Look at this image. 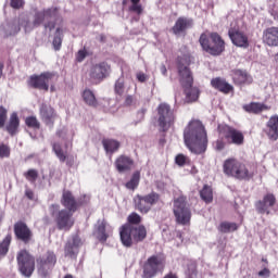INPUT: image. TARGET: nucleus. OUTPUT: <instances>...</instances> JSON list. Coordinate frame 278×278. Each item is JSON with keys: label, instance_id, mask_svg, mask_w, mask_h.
Wrapping results in <instances>:
<instances>
[{"label": "nucleus", "instance_id": "f257e3e1", "mask_svg": "<svg viewBox=\"0 0 278 278\" xmlns=\"http://www.w3.org/2000/svg\"><path fill=\"white\" fill-rule=\"evenodd\" d=\"M55 16H58V9L55 8L38 11L35 14L22 13L13 21L2 24L0 31L4 36H16L22 27L25 34H30V31L40 27L42 23L45 29L52 31L55 29V22L52 21Z\"/></svg>", "mask_w": 278, "mask_h": 278}, {"label": "nucleus", "instance_id": "f03ea898", "mask_svg": "<svg viewBox=\"0 0 278 278\" xmlns=\"http://www.w3.org/2000/svg\"><path fill=\"white\" fill-rule=\"evenodd\" d=\"M184 140L191 153H195V155L205 153L207 149V132H205L203 123L199 119L189 122L184 131Z\"/></svg>", "mask_w": 278, "mask_h": 278}, {"label": "nucleus", "instance_id": "7ed1b4c3", "mask_svg": "<svg viewBox=\"0 0 278 278\" xmlns=\"http://www.w3.org/2000/svg\"><path fill=\"white\" fill-rule=\"evenodd\" d=\"M62 203L67 210L60 211V205L52 204L49 207V212L51 216H54L59 229L68 231V229L75 225V222L73 220V212L77 210V203L71 191L63 192Z\"/></svg>", "mask_w": 278, "mask_h": 278}, {"label": "nucleus", "instance_id": "20e7f679", "mask_svg": "<svg viewBox=\"0 0 278 278\" xmlns=\"http://www.w3.org/2000/svg\"><path fill=\"white\" fill-rule=\"evenodd\" d=\"M190 56L178 59V77L181 86L185 88L187 103H194L199 99V89L192 87L194 78L190 71Z\"/></svg>", "mask_w": 278, "mask_h": 278}, {"label": "nucleus", "instance_id": "39448f33", "mask_svg": "<svg viewBox=\"0 0 278 278\" xmlns=\"http://www.w3.org/2000/svg\"><path fill=\"white\" fill-rule=\"evenodd\" d=\"M119 236L124 247H131L134 242H142L147 238V228L144 226L132 227L126 225L122 227Z\"/></svg>", "mask_w": 278, "mask_h": 278}, {"label": "nucleus", "instance_id": "423d86ee", "mask_svg": "<svg viewBox=\"0 0 278 278\" xmlns=\"http://www.w3.org/2000/svg\"><path fill=\"white\" fill-rule=\"evenodd\" d=\"M200 45L203 51L211 55H220L225 51V41L216 33H212L210 36L202 34L200 36Z\"/></svg>", "mask_w": 278, "mask_h": 278}, {"label": "nucleus", "instance_id": "0eeeda50", "mask_svg": "<svg viewBox=\"0 0 278 278\" xmlns=\"http://www.w3.org/2000/svg\"><path fill=\"white\" fill-rule=\"evenodd\" d=\"M17 266L21 275L29 278L36 270V258L27 250H22L17 253Z\"/></svg>", "mask_w": 278, "mask_h": 278}, {"label": "nucleus", "instance_id": "6e6552de", "mask_svg": "<svg viewBox=\"0 0 278 278\" xmlns=\"http://www.w3.org/2000/svg\"><path fill=\"white\" fill-rule=\"evenodd\" d=\"M174 215L176 223L178 225H190V218H192V213L190 208L186 205V197H179L174 200Z\"/></svg>", "mask_w": 278, "mask_h": 278}, {"label": "nucleus", "instance_id": "1a4fd4ad", "mask_svg": "<svg viewBox=\"0 0 278 278\" xmlns=\"http://www.w3.org/2000/svg\"><path fill=\"white\" fill-rule=\"evenodd\" d=\"M157 124L162 131H168L170 125L175 123V112L170 109V105L161 103L157 106Z\"/></svg>", "mask_w": 278, "mask_h": 278}, {"label": "nucleus", "instance_id": "9d476101", "mask_svg": "<svg viewBox=\"0 0 278 278\" xmlns=\"http://www.w3.org/2000/svg\"><path fill=\"white\" fill-rule=\"evenodd\" d=\"M162 270H164V261L157 255H152L143 264L142 278H153Z\"/></svg>", "mask_w": 278, "mask_h": 278}, {"label": "nucleus", "instance_id": "9b49d317", "mask_svg": "<svg viewBox=\"0 0 278 278\" xmlns=\"http://www.w3.org/2000/svg\"><path fill=\"white\" fill-rule=\"evenodd\" d=\"M58 263V256L54 252L48 251L46 254L37 258V270L40 277H47L49 270Z\"/></svg>", "mask_w": 278, "mask_h": 278}, {"label": "nucleus", "instance_id": "f8f14e48", "mask_svg": "<svg viewBox=\"0 0 278 278\" xmlns=\"http://www.w3.org/2000/svg\"><path fill=\"white\" fill-rule=\"evenodd\" d=\"M160 201V194L155 192H151L147 195H137L135 198V204L137 210L141 212L142 214H147L151 211V207L155 205Z\"/></svg>", "mask_w": 278, "mask_h": 278}, {"label": "nucleus", "instance_id": "ddd939ff", "mask_svg": "<svg viewBox=\"0 0 278 278\" xmlns=\"http://www.w3.org/2000/svg\"><path fill=\"white\" fill-rule=\"evenodd\" d=\"M58 76L52 72H43L40 75H33L29 78V85L38 90H49V84L53 81Z\"/></svg>", "mask_w": 278, "mask_h": 278}, {"label": "nucleus", "instance_id": "4468645a", "mask_svg": "<svg viewBox=\"0 0 278 278\" xmlns=\"http://www.w3.org/2000/svg\"><path fill=\"white\" fill-rule=\"evenodd\" d=\"M218 131L228 140V142H231V144H237L238 147L244 144V135L242 131L227 125H219Z\"/></svg>", "mask_w": 278, "mask_h": 278}, {"label": "nucleus", "instance_id": "2eb2a0df", "mask_svg": "<svg viewBox=\"0 0 278 278\" xmlns=\"http://www.w3.org/2000/svg\"><path fill=\"white\" fill-rule=\"evenodd\" d=\"M110 73H112V67H110V64L102 62L91 66L89 75L92 81H102V79H105Z\"/></svg>", "mask_w": 278, "mask_h": 278}, {"label": "nucleus", "instance_id": "dca6fc26", "mask_svg": "<svg viewBox=\"0 0 278 278\" xmlns=\"http://www.w3.org/2000/svg\"><path fill=\"white\" fill-rule=\"evenodd\" d=\"M276 203L277 199L275 198V194L267 193L262 201L256 203V210L261 214H270L271 210H275Z\"/></svg>", "mask_w": 278, "mask_h": 278}, {"label": "nucleus", "instance_id": "f3484780", "mask_svg": "<svg viewBox=\"0 0 278 278\" xmlns=\"http://www.w3.org/2000/svg\"><path fill=\"white\" fill-rule=\"evenodd\" d=\"M228 35L232 45L236 47H241L242 49L249 48V37L242 30L230 28Z\"/></svg>", "mask_w": 278, "mask_h": 278}, {"label": "nucleus", "instance_id": "a211bd4d", "mask_svg": "<svg viewBox=\"0 0 278 278\" xmlns=\"http://www.w3.org/2000/svg\"><path fill=\"white\" fill-rule=\"evenodd\" d=\"M14 233L17 238V240H21L22 242H25V244H27V242L31 241V230L29 229V227H27V224L18 222L14 225Z\"/></svg>", "mask_w": 278, "mask_h": 278}, {"label": "nucleus", "instance_id": "6ab92c4d", "mask_svg": "<svg viewBox=\"0 0 278 278\" xmlns=\"http://www.w3.org/2000/svg\"><path fill=\"white\" fill-rule=\"evenodd\" d=\"M79 247H81V239L77 236H74L72 240L67 241L65 244V257L75 260V257H77V253H79Z\"/></svg>", "mask_w": 278, "mask_h": 278}, {"label": "nucleus", "instance_id": "aec40b11", "mask_svg": "<svg viewBox=\"0 0 278 278\" xmlns=\"http://www.w3.org/2000/svg\"><path fill=\"white\" fill-rule=\"evenodd\" d=\"M135 166V162L127 155H121L115 161L116 170L119 173H129Z\"/></svg>", "mask_w": 278, "mask_h": 278}, {"label": "nucleus", "instance_id": "412c9836", "mask_svg": "<svg viewBox=\"0 0 278 278\" xmlns=\"http://www.w3.org/2000/svg\"><path fill=\"white\" fill-rule=\"evenodd\" d=\"M263 42L268 47H278V27H269L263 31Z\"/></svg>", "mask_w": 278, "mask_h": 278}, {"label": "nucleus", "instance_id": "4be33fe9", "mask_svg": "<svg viewBox=\"0 0 278 278\" xmlns=\"http://www.w3.org/2000/svg\"><path fill=\"white\" fill-rule=\"evenodd\" d=\"M265 134L267 135L269 140L275 141L278 139V116L277 115H273L268 119L266 124Z\"/></svg>", "mask_w": 278, "mask_h": 278}, {"label": "nucleus", "instance_id": "5701e85b", "mask_svg": "<svg viewBox=\"0 0 278 278\" xmlns=\"http://www.w3.org/2000/svg\"><path fill=\"white\" fill-rule=\"evenodd\" d=\"M40 116L46 125H51L53 121H55L58 114H55V111L50 105L42 104L40 108Z\"/></svg>", "mask_w": 278, "mask_h": 278}, {"label": "nucleus", "instance_id": "b1692460", "mask_svg": "<svg viewBox=\"0 0 278 278\" xmlns=\"http://www.w3.org/2000/svg\"><path fill=\"white\" fill-rule=\"evenodd\" d=\"M190 27H192V20L188 17H179L173 26L172 30L173 34L179 36V34H182V31H186V29H190Z\"/></svg>", "mask_w": 278, "mask_h": 278}, {"label": "nucleus", "instance_id": "393cba45", "mask_svg": "<svg viewBox=\"0 0 278 278\" xmlns=\"http://www.w3.org/2000/svg\"><path fill=\"white\" fill-rule=\"evenodd\" d=\"M211 85L216 90H219V92H225V94H229L233 90V87L229 85L225 79L223 78H213L211 80Z\"/></svg>", "mask_w": 278, "mask_h": 278}, {"label": "nucleus", "instance_id": "a878e982", "mask_svg": "<svg viewBox=\"0 0 278 278\" xmlns=\"http://www.w3.org/2000/svg\"><path fill=\"white\" fill-rule=\"evenodd\" d=\"M240 161L236 159H227L223 165L225 175H227L228 177H233L235 172L237 170Z\"/></svg>", "mask_w": 278, "mask_h": 278}, {"label": "nucleus", "instance_id": "bb28decb", "mask_svg": "<svg viewBox=\"0 0 278 278\" xmlns=\"http://www.w3.org/2000/svg\"><path fill=\"white\" fill-rule=\"evenodd\" d=\"M232 79L236 84H251L253 78L242 70H236L232 74Z\"/></svg>", "mask_w": 278, "mask_h": 278}, {"label": "nucleus", "instance_id": "cd10ccee", "mask_svg": "<svg viewBox=\"0 0 278 278\" xmlns=\"http://www.w3.org/2000/svg\"><path fill=\"white\" fill-rule=\"evenodd\" d=\"M232 177H235L236 179H251V177H253V173L250 172L249 168H247V165H244V163L239 162V165Z\"/></svg>", "mask_w": 278, "mask_h": 278}, {"label": "nucleus", "instance_id": "c85d7f7f", "mask_svg": "<svg viewBox=\"0 0 278 278\" xmlns=\"http://www.w3.org/2000/svg\"><path fill=\"white\" fill-rule=\"evenodd\" d=\"M18 115L16 113H12L9 124L7 125V131L11 135L14 136L18 132Z\"/></svg>", "mask_w": 278, "mask_h": 278}, {"label": "nucleus", "instance_id": "c756f323", "mask_svg": "<svg viewBox=\"0 0 278 278\" xmlns=\"http://www.w3.org/2000/svg\"><path fill=\"white\" fill-rule=\"evenodd\" d=\"M243 110L245 112H250L252 114H260V112H264V110H268V106L262 103L252 102L250 104H247L243 106Z\"/></svg>", "mask_w": 278, "mask_h": 278}, {"label": "nucleus", "instance_id": "7c9ffc66", "mask_svg": "<svg viewBox=\"0 0 278 278\" xmlns=\"http://www.w3.org/2000/svg\"><path fill=\"white\" fill-rule=\"evenodd\" d=\"M102 144L106 153H115V151L121 148V143L114 139H105L102 141Z\"/></svg>", "mask_w": 278, "mask_h": 278}, {"label": "nucleus", "instance_id": "2f4dec72", "mask_svg": "<svg viewBox=\"0 0 278 278\" xmlns=\"http://www.w3.org/2000/svg\"><path fill=\"white\" fill-rule=\"evenodd\" d=\"M201 199L204 200L205 203H212L214 200V193L212 191V187L205 185L203 189L200 191Z\"/></svg>", "mask_w": 278, "mask_h": 278}, {"label": "nucleus", "instance_id": "473e14b6", "mask_svg": "<svg viewBox=\"0 0 278 278\" xmlns=\"http://www.w3.org/2000/svg\"><path fill=\"white\" fill-rule=\"evenodd\" d=\"M12 242V236L8 235L1 242H0V257L8 255V251H10V244Z\"/></svg>", "mask_w": 278, "mask_h": 278}, {"label": "nucleus", "instance_id": "72a5a7b5", "mask_svg": "<svg viewBox=\"0 0 278 278\" xmlns=\"http://www.w3.org/2000/svg\"><path fill=\"white\" fill-rule=\"evenodd\" d=\"M83 99L87 105H91L93 108L97 105V98L94 97V93L89 89H86L83 92Z\"/></svg>", "mask_w": 278, "mask_h": 278}, {"label": "nucleus", "instance_id": "f704fd0d", "mask_svg": "<svg viewBox=\"0 0 278 278\" xmlns=\"http://www.w3.org/2000/svg\"><path fill=\"white\" fill-rule=\"evenodd\" d=\"M140 184V172H135L130 180L126 184L128 190H136Z\"/></svg>", "mask_w": 278, "mask_h": 278}, {"label": "nucleus", "instance_id": "c9c22d12", "mask_svg": "<svg viewBox=\"0 0 278 278\" xmlns=\"http://www.w3.org/2000/svg\"><path fill=\"white\" fill-rule=\"evenodd\" d=\"M237 229L238 224L236 223L224 222L219 226V231H222V233H231V231H236Z\"/></svg>", "mask_w": 278, "mask_h": 278}, {"label": "nucleus", "instance_id": "e433bc0d", "mask_svg": "<svg viewBox=\"0 0 278 278\" xmlns=\"http://www.w3.org/2000/svg\"><path fill=\"white\" fill-rule=\"evenodd\" d=\"M114 92L117 97H123L125 94V79L118 78L114 86Z\"/></svg>", "mask_w": 278, "mask_h": 278}, {"label": "nucleus", "instance_id": "4c0bfd02", "mask_svg": "<svg viewBox=\"0 0 278 278\" xmlns=\"http://www.w3.org/2000/svg\"><path fill=\"white\" fill-rule=\"evenodd\" d=\"M62 34H63V30L61 28H56L55 36L52 41V45H53L55 51H60V49L62 47Z\"/></svg>", "mask_w": 278, "mask_h": 278}, {"label": "nucleus", "instance_id": "58836bf2", "mask_svg": "<svg viewBox=\"0 0 278 278\" xmlns=\"http://www.w3.org/2000/svg\"><path fill=\"white\" fill-rule=\"evenodd\" d=\"M96 236L100 242H105V240H108V235L105 233V223L102 222L99 224Z\"/></svg>", "mask_w": 278, "mask_h": 278}, {"label": "nucleus", "instance_id": "ea45409f", "mask_svg": "<svg viewBox=\"0 0 278 278\" xmlns=\"http://www.w3.org/2000/svg\"><path fill=\"white\" fill-rule=\"evenodd\" d=\"M53 151L60 162H66V152L62 151V146H60V143L53 144Z\"/></svg>", "mask_w": 278, "mask_h": 278}, {"label": "nucleus", "instance_id": "a19ab883", "mask_svg": "<svg viewBox=\"0 0 278 278\" xmlns=\"http://www.w3.org/2000/svg\"><path fill=\"white\" fill-rule=\"evenodd\" d=\"M131 5L129 7L130 12H135L136 14H142V5H140V0H130Z\"/></svg>", "mask_w": 278, "mask_h": 278}, {"label": "nucleus", "instance_id": "79ce46f5", "mask_svg": "<svg viewBox=\"0 0 278 278\" xmlns=\"http://www.w3.org/2000/svg\"><path fill=\"white\" fill-rule=\"evenodd\" d=\"M25 123L27 127H33L34 129H38V127H40V123H38V119L34 116L27 117Z\"/></svg>", "mask_w": 278, "mask_h": 278}, {"label": "nucleus", "instance_id": "37998d69", "mask_svg": "<svg viewBox=\"0 0 278 278\" xmlns=\"http://www.w3.org/2000/svg\"><path fill=\"white\" fill-rule=\"evenodd\" d=\"M25 177L28 181H31V184H34V181H36V179H38V172L36 169H29L26 174Z\"/></svg>", "mask_w": 278, "mask_h": 278}, {"label": "nucleus", "instance_id": "c03bdc74", "mask_svg": "<svg viewBox=\"0 0 278 278\" xmlns=\"http://www.w3.org/2000/svg\"><path fill=\"white\" fill-rule=\"evenodd\" d=\"M5 121H8V110L3 106H0V128L5 125Z\"/></svg>", "mask_w": 278, "mask_h": 278}, {"label": "nucleus", "instance_id": "a18cd8bd", "mask_svg": "<svg viewBox=\"0 0 278 278\" xmlns=\"http://www.w3.org/2000/svg\"><path fill=\"white\" fill-rule=\"evenodd\" d=\"M124 105L127 108H131V105H136V97L128 94L125 98Z\"/></svg>", "mask_w": 278, "mask_h": 278}, {"label": "nucleus", "instance_id": "49530a36", "mask_svg": "<svg viewBox=\"0 0 278 278\" xmlns=\"http://www.w3.org/2000/svg\"><path fill=\"white\" fill-rule=\"evenodd\" d=\"M141 217L140 215H138V213H131L128 216V222H130L132 225H138V223H140Z\"/></svg>", "mask_w": 278, "mask_h": 278}, {"label": "nucleus", "instance_id": "de8ad7c7", "mask_svg": "<svg viewBox=\"0 0 278 278\" xmlns=\"http://www.w3.org/2000/svg\"><path fill=\"white\" fill-rule=\"evenodd\" d=\"M175 162L178 166H184L188 162V157L184 154H178L175 159Z\"/></svg>", "mask_w": 278, "mask_h": 278}, {"label": "nucleus", "instance_id": "09e8293b", "mask_svg": "<svg viewBox=\"0 0 278 278\" xmlns=\"http://www.w3.org/2000/svg\"><path fill=\"white\" fill-rule=\"evenodd\" d=\"M87 55H88V52L86 51V49L79 50L76 55L77 62H84Z\"/></svg>", "mask_w": 278, "mask_h": 278}, {"label": "nucleus", "instance_id": "8fccbe9b", "mask_svg": "<svg viewBox=\"0 0 278 278\" xmlns=\"http://www.w3.org/2000/svg\"><path fill=\"white\" fill-rule=\"evenodd\" d=\"M24 3L25 2L23 0H11V8H13L14 10H21Z\"/></svg>", "mask_w": 278, "mask_h": 278}, {"label": "nucleus", "instance_id": "3c124183", "mask_svg": "<svg viewBox=\"0 0 278 278\" xmlns=\"http://www.w3.org/2000/svg\"><path fill=\"white\" fill-rule=\"evenodd\" d=\"M10 155V149L5 144L0 146V157H8Z\"/></svg>", "mask_w": 278, "mask_h": 278}, {"label": "nucleus", "instance_id": "603ef678", "mask_svg": "<svg viewBox=\"0 0 278 278\" xmlns=\"http://www.w3.org/2000/svg\"><path fill=\"white\" fill-rule=\"evenodd\" d=\"M137 80L140 81V84H144V81H147V79H149V76L147 74H144L143 72H138L136 74Z\"/></svg>", "mask_w": 278, "mask_h": 278}, {"label": "nucleus", "instance_id": "864d4df0", "mask_svg": "<svg viewBox=\"0 0 278 278\" xmlns=\"http://www.w3.org/2000/svg\"><path fill=\"white\" fill-rule=\"evenodd\" d=\"M258 277H262V278H268L270 277V269L268 268H263L262 270L258 271Z\"/></svg>", "mask_w": 278, "mask_h": 278}, {"label": "nucleus", "instance_id": "5fc2aeb1", "mask_svg": "<svg viewBox=\"0 0 278 278\" xmlns=\"http://www.w3.org/2000/svg\"><path fill=\"white\" fill-rule=\"evenodd\" d=\"M215 149H216L217 151H223V149H225V143H224V141H223V140H217V141H216V144H215Z\"/></svg>", "mask_w": 278, "mask_h": 278}, {"label": "nucleus", "instance_id": "6e6d98bb", "mask_svg": "<svg viewBox=\"0 0 278 278\" xmlns=\"http://www.w3.org/2000/svg\"><path fill=\"white\" fill-rule=\"evenodd\" d=\"M25 194H26L27 199H29L30 201H34V199H36L34 191H31L30 189H26Z\"/></svg>", "mask_w": 278, "mask_h": 278}, {"label": "nucleus", "instance_id": "4d7b16f0", "mask_svg": "<svg viewBox=\"0 0 278 278\" xmlns=\"http://www.w3.org/2000/svg\"><path fill=\"white\" fill-rule=\"evenodd\" d=\"M161 73H162V75H166V73H167L166 65H161Z\"/></svg>", "mask_w": 278, "mask_h": 278}, {"label": "nucleus", "instance_id": "13d9d810", "mask_svg": "<svg viewBox=\"0 0 278 278\" xmlns=\"http://www.w3.org/2000/svg\"><path fill=\"white\" fill-rule=\"evenodd\" d=\"M164 278H177V275L169 273V274L165 275Z\"/></svg>", "mask_w": 278, "mask_h": 278}, {"label": "nucleus", "instance_id": "bf43d9fd", "mask_svg": "<svg viewBox=\"0 0 278 278\" xmlns=\"http://www.w3.org/2000/svg\"><path fill=\"white\" fill-rule=\"evenodd\" d=\"M84 201H80V203H88V201H90V197L89 195H84Z\"/></svg>", "mask_w": 278, "mask_h": 278}, {"label": "nucleus", "instance_id": "052dcab7", "mask_svg": "<svg viewBox=\"0 0 278 278\" xmlns=\"http://www.w3.org/2000/svg\"><path fill=\"white\" fill-rule=\"evenodd\" d=\"M3 77V64L0 63V79Z\"/></svg>", "mask_w": 278, "mask_h": 278}, {"label": "nucleus", "instance_id": "680f3d73", "mask_svg": "<svg viewBox=\"0 0 278 278\" xmlns=\"http://www.w3.org/2000/svg\"><path fill=\"white\" fill-rule=\"evenodd\" d=\"M139 114H140L141 116H144V110L141 111V112H139Z\"/></svg>", "mask_w": 278, "mask_h": 278}, {"label": "nucleus", "instance_id": "e2e57ef3", "mask_svg": "<svg viewBox=\"0 0 278 278\" xmlns=\"http://www.w3.org/2000/svg\"><path fill=\"white\" fill-rule=\"evenodd\" d=\"M1 218H3V213H1V211H0V220H1Z\"/></svg>", "mask_w": 278, "mask_h": 278}, {"label": "nucleus", "instance_id": "0e129e2a", "mask_svg": "<svg viewBox=\"0 0 278 278\" xmlns=\"http://www.w3.org/2000/svg\"><path fill=\"white\" fill-rule=\"evenodd\" d=\"M125 3H127V0H124V1H123V4H124V5H125Z\"/></svg>", "mask_w": 278, "mask_h": 278}, {"label": "nucleus", "instance_id": "69168bd1", "mask_svg": "<svg viewBox=\"0 0 278 278\" xmlns=\"http://www.w3.org/2000/svg\"><path fill=\"white\" fill-rule=\"evenodd\" d=\"M262 261H263V262H266V258H263Z\"/></svg>", "mask_w": 278, "mask_h": 278}, {"label": "nucleus", "instance_id": "338daca9", "mask_svg": "<svg viewBox=\"0 0 278 278\" xmlns=\"http://www.w3.org/2000/svg\"><path fill=\"white\" fill-rule=\"evenodd\" d=\"M247 278H253V277H251V276H248Z\"/></svg>", "mask_w": 278, "mask_h": 278}]
</instances>
